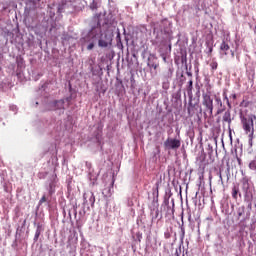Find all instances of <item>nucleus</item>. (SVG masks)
Segmentation results:
<instances>
[{"label":"nucleus","instance_id":"obj_4","mask_svg":"<svg viewBox=\"0 0 256 256\" xmlns=\"http://www.w3.org/2000/svg\"><path fill=\"white\" fill-rule=\"evenodd\" d=\"M164 147H165V149H168V150L179 149V147H181V140L175 139V138H168L164 142Z\"/></svg>","mask_w":256,"mask_h":256},{"label":"nucleus","instance_id":"obj_2","mask_svg":"<svg viewBox=\"0 0 256 256\" xmlns=\"http://www.w3.org/2000/svg\"><path fill=\"white\" fill-rule=\"evenodd\" d=\"M202 105L204 107V115H209V117H213V98L211 97V92H203L202 93Z\"/></svg>","mask_w":256,"mask_h":256},{"label":"nucleus","instance_id":"obj_10","mask_svg":"<svg viewBox=\"0 0 256 256\" xmlns=\"http://www.w3.org/2000/svg\"><path fill=\"white\" fill-rule=\"evenodd\" d=\"M241 199L242 195H241V191L239 190V184L234 185L232 187V198L237 201V199Z\"/></svg>","mask_w":256,"mask_h":256},{"label":"nucleus","instance_id":"obj_21","mask_svg":"<svg viewBox=\"0 0 256 256\" xmlns=\"http://www.w3.org/2000/svg\"><path fill=\"white\" fill-rule=\"evenodd\" d=\"M47 201V197L44 195L42 196V198L39 201V205H43V203H45Z\"/></svg>","mask_w":256,"mask_h":256},{"label":"nucleus","instance_id":"obj_28","mask_svg":"<svg viewBox=\"0 0 256 256\" xmlns=\"http://www.w3.org/2000/svg\"><path fill=\"white\" fill-rule=\"evenodd\" d=\"M232 99H237V94H233Z\"/></svg>","mask_w":256,"mask_h":256},{"label":"nucleus","instance_id":"obj_8","mask_svg":"<svg viewBox=\"0 0 256 256\" xmlns=\"http://www.w3.org/2000/svg\"><path fill=\"white\" fill-rule=\"evenodd\" d=\"M84 203L86 205H91V207H93L95 205V194L93 192L85 193Z\"/></svg>","mask_w":256,"mask_h":256},{"label":"nucleus","instance_id":"obj_5","mask_svg":"<svg viewBox=\"0 0 256 256\" xmlns=\"http://www.w3.org/2000/svg\"><path fill=\"white\" fill-rule=\"evenodd\" d=\"M186 91H187V94H188V97L190 99L189 103H188V115H191V111H193V102H192V99H193V80H190L188 82V86L186 88Z\"/></svg>","mask_w":256,"mask_h":256},{"label":"nucleus","instance_id":"obj_27","mask_svg":"<svg viewBox=\"0 0 256 256\" xmlns=\"http://www.w3.org/2000/svg\"><path fill=\"white\" fill-rule=\"evenodd\" d=\"M230 140L233 141V136H231V130L229 131Z\"/></svg>","mask_w":256,"mask_h":256},{"label":"nucleus","instance_id":"obj_7","mask_svg":"<svg viewBox=\"0 0 256 256\" xmlns=\"http://www.w3.org/2000/svg\"><path fill=\"white\" fill-rule=\"evenodd\" d=\"M215 105L217 107L216 115H221L225 111V105H223V100H221V97L215 95L214 96Z\"/></svg>","mask_w":256,"mask_h":256},{"label":"nucleus","instance_id":"obj_18","mask_svg":"<svg viewBox=\"0 0 256 256\" xmlns=\"http://www.w3.org/2000/svg\"><path fill=\"white\" fill-rule=\"evenodd\" d=\"M210 67H211L212 71H216L217 67H219V64L217 63V61L212 60L210 62Z\"/></svg>","mask_w":256,"mask_h":256},{"label":"nucleus","instance_id":"obj_30","mask_svg":"<svg viewBox=\"0 0 256 256\" xmlns=\"http://www.w3.org/2000/svg\"><path fill=\"white\" fill-rule=\"evenodd\" d=\"M155 211V209L151 210V215H153V212Z\"/></svg>","mask_w":256,"mask_h":256},{"label":"nucleus","instance_id":"obj_32","mask_svg":"<svg viewBox=\"0 0 256 256\" xmlns=\"http://www.w3.org/2000/svg\"><path fill=\"white\" fill-rule=\"evenodd\" d=\"M163 59H164V61H166V58H165V57H164Z\"/></svg>","mask_w":256,"mask_h":256},{"label":"nucleus","instance_id":"obj_12","mask_svg":"<svg viewBox=\"0 0 256 256\" xmlns=\"http://www.w3.org/2000/svg\"><path fill=\"white\" fill-rule=\"evenodd\" d=\"M222 121L224 122V123H228V125H231V111H229V110H227L225 113H224V115H223V117H222Z\"/></svg>","mask_w":256,"mask_h":256},{"label":"nucleus","instance_id":"obj_3","mask_svg":"<svg viewBox=\"0 0 256 256\" xmlns=\"http://www.w3.org/2000/svg\"><path fill=\"white\" fill-rule=\"evenodd\" d=\"M101 14H96L93 19L96 21V25L92 26L91 30L88 33V37L90 39H99L103 35V31L101 30V22L99 18Z\"/></svg>","mask_w":256,"mask_h":256},{"label":"nucleus","instance_id":"obj_1","mask_svg":"<svg viewBox=\"0 0 256 256\" xmlns=\"http://www.w3.org/2000/svg\"><path fill=\"white\" fill-rule=\"evenodd\" d=\"M241 125L244 133L248 135V143L250 147H253V139L255 135V114H249L247 116H241Z\"/></svg>","mask_w":256,"mask_h":256},{"label":"nucleus","instance_id":"obj_16","mask_svg":"<svg viewBox=\"0 0 256 256\" xmlns=\"http://www.w3.org/2000/svg\"><path fill=\"white\" fill-rule=\"evenodd\" d=\"M89 8L91 11H97V9H99V4L93 0L92 3H90Z\"/></svg>","mask_w":256,"mask_h":256},{"label":"nucleus","instance_id":"obj_23","mask_svg":"<svg viewBox=\"0 0 256 256\" xmlns=\"http://www.w3.org/2000/svg\"><path fill=\"white\" fill-rule=\"evenodd\" d=\"M136 237H137L139 243H141V240L143 239V234H141V233L138 232V233L136 234Z\"/></svg>","mask_w":256,"mask_h":256},{"label":"nucleus","instance_id":"obj_9","mask_svg":"<svg viewBox=\"0 0 256 256\" xmlns=\"http://www.w3.org/2000/svg\"><path fill=\"white\" fill-rule=\"evenodd\" d=\"M230 49H231V47L229 46V44L227 42H225V40H223L220 45V54L221 55H229Z\"/></svg>","mask_w":256,"mask_h":256},{"label":"nucleus","instance_id":"obj_29","mask_svg":"<svg viewBox=\"0 0 256 256\" xmlns=\"http://www.w3.org/2000/svg\"><path fill=\"white\" fill-rule=\"evenodd\" d=\"M232 57H235V52L231 51Z\"/></svg>","mask_w":256,"mask_h":256},{"label":"nucleus","instance_id":"obj_25","mask_svg":"<svg viewBox=\"0 0 256 256\" xmlns=\"http://www.w3.org/2000/svg\"><path fill=\"white\" fill-rule=\"evenodd\" d=\"M149 66L152 67V69H157L159 67V64L152 63L149 64Z\"/></svg>","mask_w":256,"mask_h":256},{"label":"nucleus","instance_id":"obj_14","mask_svg":"<svg viewBox=\"0 0 256 256\" xmlns=\"http://www.w3.org/2000/svg\"><path fill=\"white\" fill-rule=\"evenodd\" d=\"M41 231H43L41 224L37 225V229L34 236V241H39V237H41Z\"/></svg>","mask_w":256,"mask_h":256},{"label":"nucleus","instance_id":"obj_11","mask_svg":"<svg viewBox=\"0 0 256 256\" xmlns=\"http://www.w3.org/2000/svg\"><path fill=\"white\" fill-rule=\"evenodd\" d=\"M241 183H242V191H243L244 193H248V192H249V187H250V185H249V179L243 178V179L241 180Z\"/></svg>","mask_w":256,"mask_h":256},{"label":"nucleus","instance_id":"obj_6","mask_svg":"<svg viewBox=\"0 0 256 256\" xmlns=\"http://www.w3.org/2000/svg\"><path fill=\"white\" fill-rule=\"evenodd\" d=\"M98 39V46L104 48L109 47L113 41V38L108 34H102Z\"/></svg>","mask_w":256,"mask_h":256},{"label":"nucleus","instance_id":"obj_19","mask_svg":"<svg viewBox=\"0 0 256 256\" xmlns=\"http://www.w3.org/2000/svg\"><path fill=\"white\" fill-rule=\"evenodd\" d=\"M249 169H251L252 171H256V160H252L249 163Z\"/></svg>","mask_w":256,"mask_h":256},{"label":"nucleus","instance_id":"obj_22","mask_svg":"<svg viewBox=\"0 0 256 256\" xmlns=\"http://www.w3.org/2000/svg\"><path fill=\"white\" fill-rule=\"evenodd\" d=\"M95 47V43H90L88 46H87V50L88 51H91V50H93V48Z\"/></svg>","mask_w":256,"mask_h":256},{"label":"nucleus","instance_id":"obj_31","mask_svg":"<svg viewBox=\"0 0 256 256\" xmlns=\"http://www.w3.org/2000/svg\"><path fill=\"white\" fill-rule=\"evenodd\" d=\"M66 101L69 103V98H66Z\"/></svg>","mask_w":256,"mask_h":256},{"label":"nucleus","instance_id":"obj_15","mask_svg":"<svg viewBox=\"0 0 256 256\" xmlns=\"http://www.w3.org/2000/svg\"><path fill=\"white\" fill-rule=\"evenodd\" d=\"M171 77H173V70H171V68L163 72V79L168 80L171 79Z\"/></svg>","mask_w":256,"mask_h":256},{"label":"nucleus","instance_id":"obj_17","mask_svg":"<svg viewBox=\"0 0 256 256\" xmlns=\"http://www.w3.org/2000/svg\"><path fill=\"white\" fill-rule=\"evenodd\" d=\"M223 101L226 102L229 109H231V102L229 101V97L227 96V92H223Z\"/></svg>","mask_w":256,"mask_h":256},{"label":"nucleus","instance_id":"obj_26","mask_svg":"<svg viewBox=\"0 0 256 256\" xmlns=\"http://www.w3.org/2000/svg\"><path fill=\"white\" fill-rule=\"evenodd\" d=\"M218 176H219L220 181H223V175L221 174V171L218 172Z\"/></svg>","mask_w":256,"mask_h":256},{"label":"nucleus","instance_id":"obj_24","mask_svg":"<svg viewBox=\"0 0 256 256\" xmlns=\"http://www.w3.org/2000/svg\"><path fill=\"white\" fill-rule=\"evenodd\" d=\"M159 217V208H156L155 215L152 217V219H157Z\"/></svg>","mask_w":256,"mask_h":256},{"label":"nucleus","instance_id":"obj_20","mask_svg":"<svg viewBox=\"0 0 256 256\" xmlns=\"http://www.w3.org/2000/svg\"><path fill=\"white\" fill-rule=\"evenodd\" d=\"M245 214V207H241L238 209V217H243V215Z\"/></svg>","mask_w":256,"mask_h":256},{"label":"nucleus","instance_id":"obj_13","mask_svg":"<svg viewBox=\"0 0 256 256\" xmlns=\"http://www.w3.org/2000/svg\"><path fill=\"white\" fill-rule=\"evenodd\" d=\"M55 109H65V100H57L54 102Z\"/></svg>","mask_w":256,"mask_h":256}]
</instances>
